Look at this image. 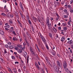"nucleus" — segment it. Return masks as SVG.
Segmentation results:
<instances>
[{
	"label": "nucleus",
	"instance_id": "obj_9",
	"mask_svg": "<svg viewBox=\"0 0 73 73\" xmlns=\"http://www.w3.org/2000/svg\"><path fill=\"white\" fill-rule=\"evenodd\" d=\"M0 33L2 35H4V32H3V31L1 30H0Z\"/></svg>",
	"mask_w": 73,
	"mask_h": 73
},
{
	"label": "nucleus",
	"instance_id": "obj_22",
	"mask_svg": "<svg viewBox=\"0 0 73 73\" xmlns=\"http://www.w3.org/2000/svg\"><path fill=\"white\" fill-rule=\"evenodd\" d=\"M26 18L28 20L29 19V15H27L26 16Z\"/></svg>",
	"mask_w": 73,
	"mask_h": 73
},
{
	"label": "nucleus",
	"instance_id": "obj_6",
	"mask_svg": "<svg viewBox=\"0 0 73 73\" xmlns=\"http://www.w3.org/2000/svg\"><path fill=\"white\" fill-rule=\"evenodd\" d=\"M18 40L16 37H14L13 38V41H17Z\"/></svg>",
	"mask_w": 73,
	"mask_h": 73
},
{
	"label": "nucleus",
	"instance_id": "obj_50",
	"mask_svg": "<svg viewBox=\"0 0 73 73\" xmlns=\"http://www.w3.org/2000/svg\"><path fill=\"white\" fill-rule=\"evenodd\" d=\"M24 53V54H25V55H27V52H25Z\"/></svg>",
	"mask_w": 73,
	"mask_h": 73
},
{
	"label": "nucleus",
	"instance_id": "obj_38",
	"mask_svg": "<svg viewBox=\"0 0 73 73\" xmlns=\"http://www.w3.org/2000/svg\"><path fill=\"white\" fill-rule=\"evenodd\" d=\"M63 29H64V31H66V30H67V29L66 27H64V28Z\"/></svg>",
	"mask_w": 73,
	"mask_h": 73
},
{
	"label": "nucleus",
	"instance_id": "obj_14",
	"mask_svg": "<svg viewBox=\"0 0 73 73\" xmlns=\"http://www.w3.org/2000/svg\"><path fill=\"white\" fill-rule=\"evenodd\" d=\"M70 11L71 13H73V9L72 8H70Z\"/></svg>",
	"mask_w": 73,
	"mask_h": 73
},
{
	"label": "nucleus",
	"instance_id": "obj_39",
	"mask_svg": "<svg viewBox=\"0 0 73 73\" xmlns=\"http://www.w3.org/2000/svg\"><path fill=\"white\" fill-rule=\"evenodd\" d=\"M44 68L45 69V70H46V72L48 73V69L47 68H46L45 67H44Z\"/></svg>",
	"mask_w": 73,
	"mask_h": 73
},
{
	"label": "nucleus",
	"instance_id": "obj_29",
	"mask_svg": "<svg viewBox=\"0 0 73 73\" xmlns=\"http://www.w3.org/2000/svg\"><path fill=\"white\" fill-rule=\"evenodd\" d=\"M26 34H27V36H29V37H31V35H30V34H29V33H28L27 32Z\"/></svg>",
	"mask_w": 73,
	"mask_h": 73
},
{
	"label": "nucleus",
	"instance_id": "obj_17",
	"mask_svg": "<svg viewBox=\"0 0 73 73\" xmlns=\"http://www.w3.org/2000/svg\"><path fill=\"white\" fill-rule=\"evenodd\" d=\"M0 61H1V62H3L4 61V60L3 58H0Z\"/></svg>",
	"mask_w": 73,
	"mask_h": 73
},
{
	"label": "nucleus",
	"instance_id": "obj_60",
	"mask_svg": "<svg viewBox=\"0 0 73 73\" xmlns=\"http://www.w3.org/2000/svg\"><path fill=\"white\" fill-rule=\"evenodd\" d=\"M19 38H20V41H22V39L21 38H20V36H19Z\"/></svg>",
	"mask_w": 73,
	"mask_h": 73
},
{
	"label": "nucleus",
	"instance_id": "obj_41",
	"mask_svg": "<svg viewBox=\"0 0 73 73\" xmlns=\"http://www.w3.org/2000/svg\"><path fill=\"white\" fill-rule=\"evenodd\" d=\"M50 19H50V20H51V21H52V20H53V19H54V18L51 17Z\"/></svg>",
	"mask_w": 73,
	"mask_h": 73
},
{
	"label": "nucleus",
	"instance_id": "obj_62",
	"mask_svg": "<svg viewBox=\"0 0 73 73\" xmlns=\"http://www.w3.org/2000/svg\"><path fill=\"white\" fill-rule=\"evenodd\" d=\"M37 68L39 70H40V67H39V66L38 67H37Z\"/></svg>",
	"mask_w": 73,
	"mask_h": 73
},
{
	"label": "nucleus",
	"instance_id": "obj_16",
	"mask_svg": "<svg viewBox=\"0 0 73 73\" xmlns=\"http://www.w3.org/2000/svg\"><path fill=\"white\" fill-rule=\"evenodd\" d=\"M45 46L47 50H49V47L48 46V44H46Z\"/></svg>",
	"mask_w": 73,
	"mask_h": 73
},
{
	"label": "nucleus",
	"instance_id": "obj_44",
	"mask_svg": "<svg viewBox=\"0 0 73 73\" xmlns=\"http://www.w3.org/2000/svg\"><path fill=\"white\" fill-rule=\"evenodd\" d=\"M64 12H65V13H67V10L66 9L64 10Z\"/></svg>",
	"mask_w": 73,
	"mask_h": 73
},
{
	"label": "nucleus",
	"instance_id": "obj_26",
	"mask_svg": "<svg viewBox=\"0 0 73 73\" xmlns=\"http://www.w3.org/2000/svg\"><path fill=\"white\" fill-rule=\"evenodd\" d=\"M63 18H64V19H65V18H67L68 17V16L67 15H63Z\"/></svg>",
	"mask_w": 73,
	"mask_h": 73
},
{
	"label": "nucleus",
	"instance_id": "obj_7",
	"mask_svg": "<svg viewBox=\"0 0 73 73\" xmlns=\"http://www.w3.org/2000/svg\"><path fill=\"white\" fill-rule=\"evenodd\" d=\"M73 43V41L72 40H71L68 41L67 42V43H68L69 44H71Z\"/></svg>",
	"mask_w": 73,
	"mask_h": 73
},
{
	"label": "nucleus",
	"instance_id": "obj_53",
	"mask_svg": "<svg viewBox=\"0 0 73 73\" xmlns=\"http://www.w3.org/2000/svg\"><path fill=\"white\" fill-rule=\"evenodd\" d=\"M15 50H18V48H17V47H15Z\"/></svg>",
	"mask_w": 73,
	"mask_h": 73
},
{
	"label": "nucleus",
	"instance_id": "obj_13",
	"mask_svg": "<svg viewBox=\"0 0 73 73\" xmlns=\"http://www.w3.org/2000/svg\"><path fill=\"white\" fill-rule=\"evenodd\" d=\"M53 32H54L55 33L57 32V30L55 28H54V29H53Z\"/></svg>",
	"mask_w": 73,
	"mask_h": 73
},
{
	"label": "nucleus",
	"instance_id": "obj_25",
	"mask_svg": "<svg viewBox=\"0 0 73 73\" xmlns=\"http://www.w3.org/2000/svg\"><path fill=\"white\" fill-rule=\"evenodd\" d=\"M47 24L49 23V19H47Z\"/></svg>",
	"mask_w": 73,
	"mask_h": 73
},
{
	"label": "nucleus",
	"instance_id": "obj_18",
	"mask_svg": "<svg viewBox=\"0 0 73 73\" xmlns=\"http://www.w3.org/2000/svg\"><path fill=\"white\" fill-rule=\"evenodd\" d=\"M20 13L22 18H23V19H24V16H23V14L22 13Z\"/></svg>",
	"mask_w": 73,
	"mask_h": 73
},
{
	"label": "nucleus",
	"instance_id": "obj_43",
	"mask_svg": "<svg viewBox=\"0 0 73 73\" xmlns=\"http://www.w3.org/2000/svg\"><path fill=\"white\" fill-rule=\"evenodd\" d=\"M12 33L14 35H15V36L16 35V33H15V31H13L12 32Z\"/></svg>",
	"mask_w": 73,
	"mask_h": 73
},
{
	"label": "nucleus",
	"instance_id": "obj_48",
	"mask_svg": "<svg viewBox=\"0 0 73 73\" xmlns=\"http://www.w3.org/2000/svg\"><path fill=\"white\" fill-rule=\"evenodd\" d=\"M5 48H8V45L7 44L5 45Z\"/></svg>",
	"mask_w": 73,
	"mask_h": 73
},
{
	"label": "nucleus",
	"instance_id": "obj_40",
	"mask_svg": "<svg viewBox=\"0 0 73 73\" xmlns=\"http://www.w3.org/2000/svg\"><path fill=\"white\" fill-rule=\"evenodd\" d=\"M56 15L58 17H60V16H59V15L58 14V13L56 14Z\"/></svg>",
	"mask_w": 73,
	"mask_h": 73
},
{
	"label": "nucleus",
	"instance_id": "obj_33",
	"mask_svg": "<svg viewBox=\"0 0 73 73\" xmlns=\"http://www.w3.org/2000/svg\"><path fill=\"white\" fill-rule=\"evenodd\" d=\"M62 25H63L64 26H66V23H62Z\"/></svg>",
	"mask_w": 73,
	"mask_h": 73
},
{
	"label": "nucleus",
	"instance_id": "obj_32",
	"mask_svg": "<svg viewBox=\"0 0 73 73\" xmlns=\"http://www.w3.org/2000/svg\"><path fill=\"white\" fill-rule=\"evenodd\" d=\"M33 19H34V20H37V18H35V17H33Z\"/></svg>",
	"mask_w": 73,
	"mask_h": 73
},
{
	"label": "nucleus",
	"instance_id": "obj_10",
	"mask_svg": "<svg viewBox=\"0 0 73 73\" xmlns=\"http://www.w3.org/2000/svg\"><path fill=\"white\" fill-rule=\"evenodd\" d=\"M61 41H62V42H63L64 41H65V38H64V36H62L61 38Z\"/></svg>",
	"mask_w": 73,
	"mask_h": 73
},
{
	"label": "nucleus",
	"instance_id": "obj_54",
	"mask_svg": "<svg viewBox=\"0 0 73 73\" xmlns=\"http://www.w3.org/2000/svg\"><path fill=\"white\" fill-rule=\"evenodd\" d=\"M58 30H61V27H59L58 28Z\"/></svg>",
	"mask_w": 73,
	"mask_h": 73
},
{
	"label": "nucleus",
	"instance_id": "obj_19",
	"mask_svg": "<svg viewBox=\"0 0 73 73\" xmlns=\"http://www.w3.org/2000/svg\"><path fill=\"white\" fill-rule=\"evenodd\" d=\"M9 48L11 49H12L13 48V46L12 45H10L9 46Z\"/></svg>",
	"mask_w": 73,
	"mask_h": 73
},
{
	"label": "nucleus",
	"instance_id": "obj_49",
	"mask_svg": "<svg viewBox=\"0 0 73 73\" xmlns=\"http://www.w3.org/2000/svg\"><path fill=\"white\" fill-rule=\"evenodd\" d=\"M35 65L36 66H38V64H37V62H35Z\"/></svg>",
	"mask_w": 73,
	"mask_h": 73
},
{
	"label": "nucleus",
	"instance_id": "obj_31",
	"mask_svg": "<svg viewBox=\"0 0 73 73\" xmlns=\"http://www.w3.org/2000/svg\"><path fill=\"white\" fill-rule=\"evenodd\" d=\"M36 46L37 47V49L38 50L39 52H40V49H39V48H38V46H37V45H36Z\"/></svg>",
	"mask_w": 73,
	"mask_h": 73
},
{
	"label": "nucleus",
	"instance_id": "obj_3",
	"mask_svg": "<svg viewBox=\"0 0 73 73\" xmlns=\"http://www.w3.org/2000/svg\"><path fill=\"white\" fill-rule=\"evenodd\" d=\"M63 67L64 69H66L67 67V63L65 61H64L63 64Z\"/></svg>",
	"mask_w": 73,
	"mask_h": 73
},
{
	"label": "nucleus",
	"instance_id": "obj_46",
	"mask_svg": "<svg viewBox=\"0 0 73 73\" xmlns=\"http://www.w3.org/2000/svg\"><path fill=\"white\" fill-rule=\"evenodd\" d=\"M7 44L8 45H11V44H12L11 43V42H7Z\"/></svg>",
	"mask_w": 73,
	"mask_h": 73
},
{
	"label": "nucleus",
	"instance_id": "obj_2",
	"mask_svg": "<svg viewBox=\"0 0 73 73\" xmlns=\"http://www.w3.org/2000/svg\"><path fill=\"white\" fill-rule=\"evenodd\" d=\"M40 37L41 38L42 40V41H43L44 42H46V40H45V39L42 36V35H41V33H39Z\"/></svg>",
	"mask_w": 73,
	"mask_h": 73
},
{
	"label": "nucleus",
	"instance_id": "obj_57",
	"mask_svg": "<svg viewBox=\"0 0 73 73\" xmlns=\"http://www.w3.org/2000/svg\"><path fill=\"white\" fill-rule=\"evenodd\" d=\"M37 3L38 4H40V1H39V0H38L37 1Z\"/></svg>",
	"mask_w": 73,
	"mask_h": 73
},
{
	"label": "nucleus",
	"instance_id": "obj_21",
	"mask_svg": "<svg viewBox=\"0 0 73 73\" xmlns=\"http://www.w3.org/2000/svg\"><path fill=\"white\" fill-rule=\"evenodd\" d=\"M47 62L49 65H50V66H52V65H51V64H50V62H49L48 61H47Z\"/></svg>",
	"mask_w": 73,
	"mask_h": 73
},
{
	"label": "nucleus",
	"instance_id": "obj_28",
	"mask_svg": "<svg viewBox=\"0 0 73 73\" xmlns=\"http://www.w3.org/2000/svg\"><path fill=\"white\" fill-rule=\"evenodd\" d=\"M9 27L10 26L9 25H7L6 26H5V27H6V28H9Z\"/></svg>",
	"mask_w": 73,
	"mask_h": 73
},
{
	"label": "nucleus",
	"instance_id": "obj_56",
	"mask_svg": "<svg viewBox=\"0 0 73 73\" xmlns=\"http://www.w3.org/2000/svg\"><path fill=\"white\" fill-rule=\"evenodd\" d=\"M27 45V43H25V42H24L23 43V45L24 46H25V45Z\"/></svg>",
	"mask_w": 73,
	"mask_h": 73
},
{
	"label": "nucleus",
	"instance_id": "obj_47",
	"mask_svg": "<svg viewBox=\"0 0 73 73\" xmlns=\"http://www.w3.org/2000/svg\"><path fill=\"white\" fill-rule=\"evenodd\" d=\"M55 71L56 72H57V73H58V71L56 69H55Z\"/></svg>",
	"mask_w": 73,
	"mask_h": 73
},
{
	"label": "nucleus",
	"instance_id": "obj_8",
	"mask_svg": "<svg viewBox=\"0 0 73 73\" xmlns=\"http://www.w3.org/2000/svg\"><path fill=\"white\" fill-rule=\"evenodd\" d=\"M52 51H51V53L52 54H53V56H55L56 55V54H55V53H56V52H55V51H54V50H53V49H52Z\"/></svg>",
	"mask_w": 73,
	"mask_h": 73
},
{
	"label": "nucleus",
	"instance_id": "obj_12",
	"mask_svg": "<svg viewBox=\"0 0 73 73\" xmlns=\"http://www.w3.org/2000/svg\"><path fill=\"white\" fill-rule=\"evenodd\" d=\"M30 27H31V28L32 31H34V28H33V25H30Z\"/></svg>",
	"mask_w": 73,
	"mask_h": 73
},
{
	"label": "nucleus",
	"instance_id": "obj_4",
	"mask_svg": "<svg viewBox=\"0 0 73 73\" xmlns=\"http://www.w3.org/2000/svg\"><path fill=\"white\" fill-rule=\"evenodd\" d=\"M52 65L54 68V69H57V66H56V64H55V63H53Z\"/></svg>",
	"mask_w": 73,
	"mask_h": 73
},
{
	"label": "nucleus",
	"instance_id": "obj_5",
	"mask_svg": "<svg viewBox=\"0 0 73 73\" xmlns=\"http://www.w3.org/2000/svg\"><path fill=\"white\" fill-rule=\"evenodd\" d=\"M49 35L50 36V37L51 39H53V37H52V34L51 33H49Z\"/></svg>",
	"mask_w": 73,
	"mask_h": 73
},
{
	"label": "nucleus",
	"instance_id": "obj_34",
	"mask_svg": "<svg viewBox=\"0 0 73 73\" xmlns=\"http://www.w3.org/2000/svg\"><path fill=\"white\" fill-rule=\"evenodd\" d=\"M1 15H2V16H6V14H4V13H2L1 14Z\"/></svg>",
	"mask_w": 73,
	"mask_h": 73
},
{
	"label": "nucleus",
	"instance_id": "obj_51",
	"mask_svg": "<svg viewBox=\"0 0 73 73\" xmlns=\"http://www.w3.org/2000/svg\"><path fill=\"white\" fill-rule=\"evenodd\" d=\"M70 51L71 53H73V52L72 51V49H70Z\"/></svg>",
	"mask_w": 73,
	"mask_h": 73
},
{
	"label": "nucleus",
	"instance_id": "obj_1",
	"mask_svg": "<svg viewBox=\"0 0 73 73\" xmlns=\"http://www.w3.org/2000/svg\"><path fill=\"white\" fill-rule=\"evenodd\" d=\"M57 64L58 69H60V68L62 69V64L61 62H60L58 60L57 61Z\"/></svg>",
	"mask_w": 73,
	"mask_h": 73
},
{
	"label": "nucleus",
	"instance_id": "obj_55",
	"mask_svg": "<svg viewBox=\"0 0 73 73\" xmlns=\"http://www.w3.org/2000/svg\"><path fill=\"white\" fill-rule=\"evenodd\" d=\"M70 4H72L73 3V0H71L70 1Z\"/></svg>",
	"mask_w": 73,
	"mask_h": 73
},
{
	"label": "nucleus",
	"instance_id": "obj_35",
	"mask_svg": "<svg viewBox=\"0 0 73 73\" xmlns=\"http://www.w3.org/2000/svg\"><path fill=\"white\" fill-rule=\"evenodd\" d=\"M8 17H9V16H10V14L9 13H8L7 15H6Z\"/></svg>",
	"mask_w": 73,
	"mask_h": 73
},
{
	"label": "nucleus",
	"instance_id": "obj_24",
	"mask_svg": "<svg viewBox=\"0 0 73 73\" xmlns=\"http://www.w3.org/2000/svg\"><path fill=\"white\" fill-rule=\"evenodd\" d=\"M13 70H14V72H15V71H17V69L16 68H13Z\"/></svg>",
	"mask_w": 73,
	"mask_h": 73
},
{
	"label": "nucleus",
	"instance_id": "obj_23",
	"mask_svg": "<svg viewBox=\"0 0 73 73\" xmlns=\"http://www.w3.org/2000/svg\"><path fill=\"white\" fill-rule=\"evenodd\" d=\"M9 22L10 24H12V19H10L9 20Z\"/></svg>",
	"mask_w": 73,
	"mask_h": 73
},
{
	"label": "nucleus",
	"instance_id": "obj_45",
	"mask_svg": "<svg viewBox=\"0 0 73 73\" xmlns=\"http://www.w3.org/2000/svg\"><path fill=\"white\" fill-rule=\"evenodd\" d=\"M3 24V22L1 21H0V25H2Z\"/></svg>",
	"mask_w": 73,
	"mask_h": 73
},
{
	"label": "nucleus",
	"instance_id": "obj_15",
	"mask_svg": "<svg viewBox=\"0 0 73 73\" xmlns=\"http://www.w3.org/2000/svg\"><path fill=\"white\" fill-rule=\"evenodd\" d=\"M18 52L19 53H21L23 52V51H22V50H21L19 49L18 50Z\"/></svg>",
	"mask_w": 73,
	"mask_h": 73
},
{
	"label": "nucleus",
	"instance_id": "obj_37",
	"mask_svg": "<svg viewBox=\"0 0 73 73\" xmlns=\"http://www.w3.org/2000/svg\"><path fill=\"white\" fill-rule=\"evenodd\" d=\"M29 56H28L27 57V63H28V61H29Z\"/></svg>",
	"mask_w": 73,
	"mask_h": 73
},
{
	"label": "nucleus",
	"instance_id": "obj_61",
	"mask_svg": "<svg viewBox=\"0 0 73 73\" xmlns=\"http://www.w3.org/2000/svg\"><path fill=\"white\" fill-rule=\"evenodd\" d=\"M17 64H19V63L18 62H15V64H17Z\"/></svg>",
	"mask_w": 73,
	"mask_h": 73
},
{
	"label": "nucleus",
	"instance_id": "obj_27",
	"mask_svg": "<svg viewBox=\"0 0 73 73\" xmlns=\"http://www.w3.org/2000/svg\"><path fill=\"white\" fill-rule=\"evenodd\" d=\"M11 58L12 59H13L14 60H15L16 58L14 56H11Z\"/></svg>",
	"mask_w": 73,
	"mask_h": 73
},
{
	"label": "nucleus",
	"instance_id": "obj_36",
	"mask_svg": "<svg viewBox=\"0 0 73 73\" xmlns=\"http://www.w3.org/2000/svg\"><path fill=\"white\" fill-rule=\"evenodd\" d=\"M10 16L11 17H13L14 16V15L13 14H10Z\"/></svg>",
	"mask_w": 73,
	"mask_h": 73
},
{
	"label": "nucleus",
	"instance_id": "obj_42",
	"mask_svg": "<svg viewBox=\"0 0 73 73\" xmlns=\"http://www.w3.org/2000/svg\"><path fill=\"white\" fill-rule=\"evenodd\" d=\"M3 2L5 3L7 2V1L5 0H3Z\"/></svg>",
	"mask_w": 73,
	"mask_h": 73
},
{
	"label": "nucleus",
	"instance_id": "obj_30",
	"mask_svg": "<svg viewBox=\"0 0 73 73\" xmlns=\"http://www.w3.org/2000/svg\"><path fill=\"white\" fill-rule=\"evenodd\" d=\"M7 53V50H6V49H4V54H5Z\"/></svg>",
	"mask_w": 73,
	"mask_h": 73
},
{
	"label": "nucleus",
	"instance_id": "obj_59",
	"mask_svg": "<svg viewBox=\"0 0 73 73\" xmlns=\"http://www.w3.org/2000/svg\"><path fill=\"white\" fill-rule=\"evenodd\" d=\"M21 50H24V48H23V47H21Z\"/></svg>",
	"mask_w": 73,
	"mask_h": 73
},
{
	"label": "nucleus",
	"instance_id": "obj_58",
	"mask_svg": "<svg viewBox=\"0 0 73 73\" xmlns=\"http://www.w3.org/2000/svg\"><path fill=\"white\" fill-rule=\"evenodd\" d=\"M70 21L68 22V24L69 25H70Z\"/></svg>",
	"mask_w": 73,
	"mask_h": 73
},
{
	"label": "nucleus",
	"instance_id": "obj_11",
	"mask_svg": "<svg viewBox=\"0 0 73 73\" xmlns=\"http://www.w3.org/2000/svg\"><path fill=\"white\" fill-rule=\"evenodd\" d=\"M15 16L19 19V15H18V14H17V13H16L15 14Z\"/></svg>",
	"mask_w": 73,
	"mask_h": 73
},
{
	"label": "nucleus",
	"instance_id": "obj_63",
	"mask_svg": "<svg viewBox=\"0 0 73 73\" xmlns=\"http://www.w3.org/2000/svg\"><path fill=\"white\" fill-rule=\"evenodd\" d=\"M37 68L39 70H40V67H39V66L38 67H37Z\"/></svg>",
	"mask_w": 73,
	"mask_h": 73
},
{
	"label": "nucleus",
	"instance_id": "obj_52",
	"mask_svg": "<svg viewBox=\"0 0 73 73\" xmlns=\"http://www.w3.org/2000/svg\"><path fill=\"white\" fill-rule=\"evenodd\" d=\"M5 30H6V31H9V29H8L7 27H6L5 28Z\"/></svg>",
	"mask_w": 73,
	"mask_h": 73
},
{
	"label": "nucleus",
	"instance_id": "obj_64",
	"mask_svg": "<svg viewBox=\"0 0 73 73\" xmlns=\"http://www.w3.org/2000/svg\"><path fill=\"white\" fill-rule=\"evenodd\" d=\"M59 17H58L56 19V21H57V20H58V19H59Z\"/></svg>",
	"mask_w": 73,
	"mask_h": 73
},
{
	"label": "nucleus",
	"instance_id": "obj_20",
	"mask_svg": "<svg viewBox=\"0 0 73 73\" xmlns=\"http://www.w3.org/2000/svg\"><path fill=\"white\" fill-rule=\"evenodd\" d=\"M28 21V22H29V23L30 24H32V22H31V21L29 20V19L28 20H27Z\"/></svg>",
	"mask_w": 73,
	"mask_h": 73
}]
</instances>
